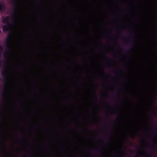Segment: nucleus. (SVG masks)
I'll return each instance as SVG.
<instances>
[{"label":"nucleus","mask_w":157,"mask_h":157,"mask_svg":"<svg viewBox=\"0 0 157 157\" xmlns=\"http://www.w3.org/2000/svg\"><path fill=\"white\" fill-rule=\"evenodd\" d=\"M2 74L3 76V79L6 83L5 84L4 86V88L3 89V92L2 93V96L4 98H6L7 96V91L6 88V87L7 84V83L9 81V76L8 74V72L6 70H5V71H2Z\"/></svg>","instance_id":"f257e3e1"},{"label":"nucleus","mask_w":157,"mask_h":157,"mask_svg":"<svg viewBox=\"0 0 157 157\" xmlns=\"http://www.w3.org/2000/svg\"><path fill=\"white\" fill-rule=\"evenodd\" d=\"M10 17L9 16H7L2 19V22L3 24H6L2 27L4 32H6L11 29V24L10 23Z\"/></svg>","instance_id":"f03ea898"},{"label":"nucleus","mask_w":157,"mask_h":157,"mask_svg":"<svg viewBox=\"0 0 157 157\" xmlns=\"http://www.w3.org/2000/svg\"><path fill=\"white\" fill-rule=\"evenodd\" d=\"M13 33L9 34L8 35L7 38L6 40V47L10 51H11L12 50L11 44L10 43L12 38L13 37Z\"/></svg>","instance_id":"7ed1b4c3"},{"label":"nucleus","mask_w":157,"mask_h":157,"mask_svg":"<svg viewBox=\"0 0 157 157\" xmlns=\"http://www.w3.org/2000/svg\"><path fill=\"white\" fill-rule=\"evenodd\" d=\"M12 0V1L10 2L14 6V7L13 8V10L15 12V13L14 14V15L15 17H16L17 16V14L16 13V11L18 9L17 6L18 4V0Z\"/></svg>","instance_id":"20e7f679"},{"label":"nucleus","mask_w":157,"mask_h":157,"mask_svg":"<svg viewBox=\"0 0 157 157\" xmlns=\"http://www.w3.org/2000/svg\"><path fill=\"white\" fill-rule=\"evenodd\" d=\"M4 114L2 111L0 109V119H1V121H0V130H1L2 128V126L1 125V123L3 120Z\"/></svg>","instance_id":"39448f33"},{"label":"nucleus","mask_w":157,"mask_h":157,"mask_svg":"<svg viewBox=\"0 0 157 157\" xmlns=\"http://www.w3.org/2000/svg\"><path fill=\"white\" fill-rule=\"evenodd\" d=\"M4 149H6L4 147V143L2 142V139L0 138V154H2V153L1 150Z\"/></svg>","instance_id":"423d86ee"},{"label":"nucleus","mask_w":157,"mask_h":157,"mask_svg":"<svg viewBox=\"0 0 157 157\" xmlns=\"http://www.w3.org/2000/svg\"><path fill=\"white\" fill-rule=\"evenodd\" d=\"M4 6L0 3V12L2 11L3 10Z\"/></svg>","instance_id":"0eeeda50"},{"label":"nucleus","mask_w":157,"mask_h":157,"mask_svg":"<svg viewBox=\"0 0 157 157\" xmlns=\"http://www.w3.org/2000/svg\"><path fill=\"white\" fill-rule=\"evenodd\" d=\"M112 71H113V72H114V73H115L116 74H117L118 75H119V74H120V73H117L116 72V70H115V69H113V70H112Z\"/></svg>","instance_id":"6e6552de"},{"label":"nucleus","mask_w":157,"mask_h":157,"mask_svg":"<svg viewBox=\"0 0 157 157\" xmlns=\"http://www.w3.org/2000/svg\"><path fill=\"white\" fill-rule=\"evenodd\" d=\"M145 157H151L150 155H149L148 154H146Z\"/></svg>","instance_id":"1a4fd4ad"},{"label":"nucleus","mask_w":157,"mask_h":157,"mask_svg":"<svg viewBox=\"0 0 157 157\" xmlns=\"http://www.w3.org/2000/svg\"><path fill=\"white\" fill-rule=\"evenodd\" d=\"M118 118H119V117H117V119H116V120L115 121H116V122H117V121H118Z\"/></svg>","instance_id":"9d476101"},{"label":"nucleus","mask_w":157,"mask_h":157,"mask_svg":"<svg viewBox=\"0 0 157 157\" xmlns=\"http://www.w3.org/2000/svg\"><path fill=\"white\" fill-rule=\"evenodd\" d=\"M0 136H2V133L1 132H0Z\"/></svg>","instance_id":"9b49d317"},{"label":"nucleus","mask_w":157,"mask_h":157,"mask_svg":"<svg viewBox=\"0 0 157 157\" xmlns=\"http://www.w3.org/2000/svg\"><path fill=\"white\" fill-rule=\"evenodd\" d=\"M96 100L97 101L98 100V97H97V96L96 97Z\"/></svg>","instance_id":"f8f14e48"},{"label":"nucleus","mask_w":157,"mask_h":157,"mask_svg":"<svg viewBox=\"0 0 157 157\" xmlns=\"http://www.w3.org/2000/svg\"><path fill=\"white\" fill-rule=\"evenodd\" d=\"M128 44V42H126V45H127Z\"/></svg>","instance_id":"ddd939ff"},{"label":"nucleus","mask_w":157,"mask_h":157,"mask_svg":"<svg viewBox=\"0 0 157 157\" xmlns=\"http://www.w3.org/2000/svg\"><path fill=\"white\" fill-rule=\"evenodd\" d=\"M96 150H97L98 151H99V149H98V148H97L96 149Z\"/></svg>","instance_id":"4468645a"},{"label":"nucleus","mask_w":157,"mask_h":157,"mask_svg":"<svg viewBox=\"0 0 157 157\" xmlns=\"http://www.w3.org/2000/svg\"><path fill=\"white\" fill-rule=\"evenodd\" d=\"M128 39H129L130 38V36H128Z\"/></svg>","instance_id":"2eb2a0df"},{"label":"nucleus","mask_w":157,"mask_h":157,"mask_svg":"<svg viewBox=\"0 0 157 157\" xmlns=\"http://www.w3.org/2000/svg\"><path fill=\"white\" fill-rule=\"evenodd\" d=\"M108 60H110V58H108Z\"/></svg>","instance_id":"dca6fc26"},{"label":"nucleus","mask_w":157,"mask_h":157,"mask_svg":"<svg viewBox=\"0 0 157 157\" xmlns=\"http://www.w3.org/2000/svg\"><path fill=\"white\" fill-rule=\"evenodd\" d=\"M134 157H138V156L137 155H136Z\"/></svg>","instance_id":"f3484780"},{"label":"nucleus","mask_w":157,"mask_h":157,"mask_svg":"<svg viewBox=\"0 0 157 157\" xmlns=\"http://www.w3.org/2000/svg\"><path fill=\"white\" fill-rule=\"evenodd\" d=\"M120 31H118V33H120Z\"/></svg>","instance_id":"a211bd4d"},{"label":"nucleus","mask_w":157,"mask_h":157,"mask_svg":"<svg viewBox=\"0 0 157 157\" xmlns=\"http://www.w3.org/2000/svg\"><path fill=\"white\" fill-rule=\"evenodd\" d=\"M124 151V153H126L125 152V151Z\"/></svg>","instance_id":"6ab92c4d"},{"label":"nucleus","mask_w":157,"mask_h":157,"mask_svg":"<svg viewBox=\"0 0 157 157\" xmlns=\"http://www.w3.org/2000/svg\"><path fill=\"white\" fill-rule=\"evenodd\" d=\"M136 135H138V134L137 133H136Z\"/></svg>","instance_id":"aec40b11"},{"label":"nucleus","mask_w":157,"mask_h":157,"mask_svg":"<svg viewBox=\"0 0 157 157\" xmlns=\"http://www.w3.org/2000/svg\"><path fill=\"white\" fill-rule=\"evenodd\" d=\"M156 109L157 110V107L156 108Z\"/></svg>","instance_id":"412c9836"},{"label":"nucleus","mask_w":157,"mask_h":157,"mask_svg":"<svg viewBox=\"0 0 157 157\" xmlns=\"http://www.w3.org/2000/svg\"><path fill=\"white\" fill-rule=\"evenodd\" d=\"M1 80V79L0 78V81Z\"/></svg>","instance_id":"4be33fe9"}]
</instances>
